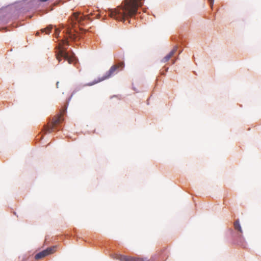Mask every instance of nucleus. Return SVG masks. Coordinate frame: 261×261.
Instances as JSON below:
<instances>
[{"label":"nucleus","mask_w":261,"mask_h":261,"mask_svg":"<svg viewBox=\"0 0 261 261\" xmlns=\"http://www.w3.org/2000/svg\"><path fill=\"white\" fill-rule=\"evenodd\" d=\"M62 121L63 122L64 120L61 117L54 119L50 125L45 128V133L46 134L50 133L57 130L58 128H59L58 129H62L63 127Z\"/></svg>","instance_id":"0eeeda50"},{"label":"nucleus","mask_w":261,"mask_h":261,"mask_svg":"<svg viewBox=\"0 0 261 261\" xmlns=\"http://www.w3.org/2000/svg\"><path fill=\"white\" fill-rule=\"evenodd\" d=\"M118 67L113 65L111 67L110 69L107 71L102 76L98 77L97 80H94L92 82L87 83V85H89V86H91L105 80L108 79L114 75L115 72L116 71Z\"/></svg>","instance_id":"423d86ee"},{"label":"nucleus","mask_w":261,"mask_h":261,"mask_svg":"<svg viewBox=\"0 0 261 261\" xmlns=\"http://www.w3.org/2000/svg\"><path fill=\"white\" fill-rule=\"evenodd\" d=\"M55 251V248L54 247H48L45 249L37 253L35 255V258L36 259H41L51 253H53Z\"/></svg>","instance_id":"6e6552de"},{"label":"nucleus","mask_w":261,"mask_h":261,"mask_svg":"<svg viewBox=\"0 0 261 261\" xmlns=\"http://www.w3.org/2000/svg\"><path fill=\"white\" fill-rule=\"evenodd\" d=\"M234 227L235 230L237 231L236 236L234 239V243L243 248H245L246 246V243L242 234L243 230L239 219L235 221L234 223Z\"/></svg>","instance_id":"39448f33"},{"label":"nucleus","mask_w":261,"mask_h":261,"mask_svg":"<svg viewBox=\"0 0 261 261\" xmlns=\"http://www.w3.org/2000/svg\"><path fill=\"white\" fill-rule=\"evenodd\" d=\"M210 6L212 7H213L214 3V0H208V1Z\"/></svg>","instance_id":"ddd939ff"},{"label":"nucleus","mask_w":261,"mask_h":261,"mask_svg":"<svg viewBox=\"0 0 261 261\" xmlns=\"http://www.w3.org/2000/svg\"><path fill=\"white\" fill-rule=\"evenodd\" d=\"M174 63H175V61H173L172 64H174Z\"/></svg>","instance_id":"412c9836"},{"label":"nucleus","mask_w":261,"mask_h":261,"mask_svg":"<svg viewBox=\"0 0 261 261\" xmlns=\"http://www.w3.org/2000/svg\"><path fill=\"white\" fill-rule=\"evenodd\" d=\"M112 258L120 260V261H164L161 258L162 257H152L151 260H148L147 258H139L138 257L127 256L119 254L113 253L111 255Z\"/></svg>","instance_id":"20e7f679"},{"label":"nucleus","mask_w":261,"mask_h":261,"mask_svg":"<svg viewBox=\"0 0 261 261\" xmlns=\"http://www.w3.org/2000/svg\"><path fill=\"white\" fill-rule=\"evenodd\" d=\"M164 70H165V72L164 73V74H165L168 71V68L166 67H164Z\"/></svg>","instance_id":"2eb2a0df"},{"label":"nucleus","mask_w":261,"mask_h":261,"mask_svg":"<svg viewBox=\"0 0 261 261\" xmlns=\"http://www.w3.org/2000/svg\"><path fill=\"white\" fill-rule=\"evenodd\" d=\"M177 49V47H175L169 54L166 55L165 57L161 60L162 62L165 63L169 61L171 57L175 54Z\"/></svg>","instance_id":"1a4fd4ad"},{"label":"nucleus","mask_w":261,"mask_h":261,"mask_svg":"<svg viewBox=\"0 0 261 261\" xmlns=\"http://www.w3.org/2000/svg\"><path fill=\"white\" fill-rule=\"evenodd\" d=\"M73 95H72V93L71 96L67 99V106H66L67 107H68V106L69 105V101L71 99L72 97L73 96Z\"/></svg>","instance_id":"f8f14e48"},{"label":"nucleus","mask_w":261,"mask_h":261,"mask_svg":"<svg viewBox=\"0 0 261 261\" xmlns=\"http://www.w3.org/2000/svg\"><path fill=\"white\" fill-rule=\"evenodd\" d=\"M102 19H106V17H107V16H102Z\"/></svg>","instance_id":"f3484780"},{"label":"nucleus","mask_w":261,"mask_h":261,"mask_svg":"<svg viewBox=\"0 0 261 261\" xmlns=\"http://www.w3.org/2000/svg\"><path fill=\"white\" fill-rule=\"evenodd\" d=\"M54 29V37L57 38L60 41V47L58 50L56 52V58L59 62H60L63 59L67 60L69 64H73L76 66L78 63V59L75 54L71 50V54L70 55L67 51V48L64 46V45H69V40L73 39L74 37L71 33L69 34L68 37H66L64 39H61L60 36V30L53 25H48L46 28L42 29L40 31L36 32V35L39 36L40 33H45L46 34H49L51 30Z\"/></svg>","instance_id":"f257e3e1"},{"label":"nucleus","mask_w":261,"mask_h":261,"mask_svg":"<svg viewBox=\"0 0 261 261\" xmlns=\"http://www.w3.org/2000/svg\"><path fill=\"white\" fill-rule=\"evenodd\" d=\"M144 0H131L123 6H119L117 9L109 8L108 14L109 17L116 20L125 21L130 17L139 15L141 11H144L141 7Z\"/></svg>","instance_id":"f03ea898"},{"label":"nucleus","mask_w":261,"mask_h":261,"mask_svg":"<svg viewBox=\"0 0 261 261\" xmlns=\"http://www.w3.org/2000/svg\"><path fill=\"white\" fill-rule=\"evenodd\" d=\"M132 89L135 91L136 93H139L140 92H141V91H139L134 86H133L132 87Z\"/></svg>","instance_id":"4468645a"},{"label":"nucleus","mask_w":261,"mask_h":261,"mask_svg":"<svg viewBox=\"0 0 261 261\" xmlns=\"http://www.w3.org/2000/svg\"><path fill=\"white\" fill-rule=\"evenodd\" d=\"M230 230L231 233H233V230L232 229H230Z\"/></svg>","instance_id":"6ab92c4d"},{"label":"nucleus","mask_w":261,"mask_h":261,"mask_svg":"<svg viewBox=\"0 0 261 261\" xmlns=\"http://www.w3.org/2000/svg\"><path fill=\"white\" fill-rule=\"evenodd\" d=\"M87 84H86L84 85H77L75 88H74V90L72 92V95H74L75 93H76L77 92L79 91L81 89H82L85 86H88L87 85Z\"/></svg>","instance_id":"9d476101"},{"label":"nucleus","mask_w":261,"mask_h":261,"mask_svg":"<svg viewBox=\"0 0 261 261\" xmlns=\"http://www.w3.org/2000/svg\"><path fill=\"white\" fill-rule=\"evenodd\" d=\"M116 96H117V95H114L113 96L111 97V98H112L113 97H116Z\"/></svg>","instance_id":"a211bd4d"},{"label":"nucleus","mask_w":261,"mask_h":261,"mask_svg":"<svg viewBox=\"0 0 261 261\" xmlns=\"http://www.w3.org/2000/svg\"><path fill=\"white\" fill-rule=\"evenodd\" d=\"M59 84V82H57V83H56L57 88H58Z\"/></svg>","instance_id":"dca6fc26"},{"label":"nucleus","mask_w":261,"mask_h":261,"mask_svg":"<svg viewBox=\"0 0 261 261\" xmlns=\"http://www.w3.org/2000/svg\"><path fill=\"white\" fill-rule=\"evenodd\" d=\"M182 49H181V50L180 51L179 54H180V53H181V52H182Z\"/></svg>","instance_id":"aec40b11"},{"label":"nucleus","mask_w":261,"mask_h":261,"mask_svg":"<svg viewBox=\"0 0 261 261\" xmlns=\"http://www.w3.org/2000/svg\"><path fill=\"white\" fill-rule=\"evenodd\" d=\"M172 39L174 40L175 41H179L182 45H185V41L182 38H176L173 37H172Z\"/></svg>","instance_id":"9b49d317"},{"label":"nucleus","mask_w":261,"mask_h":261,"mask_svg":"<svg viewBox=\"0 0 261 261\" xmlns=\"http://www.w3.org/2000/svg\"><path fill=\"white\" fill-rule=\"evenodd\" d=\"M27 1L16 2L0 10V22L6 24L11 18L17 19L21 14L28 12L31 5Z\"/></svg>","instance_id":"7ed1b4c3"}]
</instances>
